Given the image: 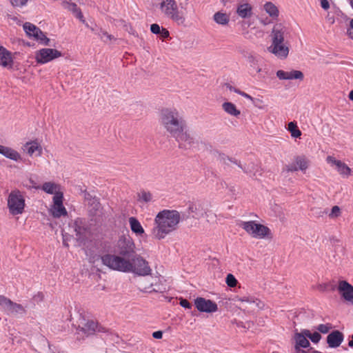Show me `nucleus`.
<instances>
[{"instance_id": "1", "label": "nucleus", "mask_w": 353, "mask_h": 353, "mask_svg": "<svg viewBox=\"0 0 353 353\" xmlns=\"http://www.w3.org/2000/svg\"><path fill=\"white\" fill-rule=\"evenodd\" d=\"M160 122L170 137L175 139L181 149H191L196 143L195 139L186 130V122L176 110L163 109Z\"/></svg>"}, {"instance_id": "2", "label": "nucleus", "mask_w": 353, "mask_h": 353, "mask_svg": "<svg viewBox=\"0 0 353 353\" xmlns=\"http://www.w3.org/2000/svg\"><path fill=\"white\" fill-rule=\"evenodd\" d=\"M188 216L182 214L176 210H163L159 212L154 219L155 226L152 234L157 239H164L166 235L175 231L181 220H186Z\"/></svg>"}, {"instance_id": "3", "label": "nucleus", "mask_w": 353, "mask_h": 353, "mask_svg": "<svg viewBox=\"0 0 353 353\" xmlns=\"http://www.w3.org/2000/svg\"><path fill=\"white\" fill-rule=\"evenodd\" d=\"M114 254H106L101 256V261L103 265L108 266L110 269L119 270L120 268H117L114 265V258H120L125 261H130L137 254L135 251V245L133 240L130 236H121L114 250Z\"/></svg>"}, {"instance_id": "4", "label": "nucleus", "mask_w": 353, "mask_h": 353, "mask_svg": "<svg viewBox=\"0 0 353 353\" xmlns=\"http://www.w3.org/2000/svg\"><path fill=\"white\" fill-rule=\"evenodd\" d=\"M114 265L120 268L119 271L129 272H132L139 276H148L151 274L152 270L148 262L139 254H136L130 261H125L120 258H114Z\"/></svg>"}, {"instance_id": "5", "label": "nucleus", "mask_w": 353, "mask_h": 353, "mask_svg": "<svg viewBox=\"0 0 353 353\" xmlns=\"http://www.w3.org/2000/svg\"><path fill=\"white\" fill-rule=\"evenodd\" d=\"M80 194L83 197L85 205L87 207L88 214L92 219L99 215L102 212L103 207L100 199L92 192L87 190V188L81 187L79 188Z\"/></svg>"}, {"instance_id": "6", "label": "nucleus", "mask_w": 353, "mask_h": 353, "mask_svg": "<svg viewBox=\"0 0 353 353\" xmlns=\"http://www.w3.org/2000/svg\"><path fill=\"white\" fill-rule=\"evenodd\" d=\"M25 206V198L21 192L18 189L12 190L8 197L9 212L12 215L21 214Z\"/></svg>"}, {"instance_id": "7", "label": "nucleus", "mask_w": 353, "mask_h": 353, "mask_svg": "<svg viewBox=\"0 0 353 353\" xmlns=\"http://www.w3.org/2000/svg\"><path fill=\"white\" fill-rule=\"evenodd\" d=\"M0 305L8 314L17 318L23 316L27 312L21 304L15 303L3 295H0Z\"/></svg>"}, {"instance_id": "8", "label": "nucleus", "mask_w": 353, "mask_h": 353, "mask_svg": "<svg viewBox=\"0 0 353 353\" xmlns=\"http://www.w3.org/2000/svg\"><path fill=\"white\" fill-rule=\"evenodd\" d=\"M307 336L303 334V330L301 332L295 331L292 339L294 341V353H310L312 347L307 350L301 348H307L310 345V341L307 340Z\"/></svg>"}, {"instance_id": "9", "label": "nucleus", "mask_w": 353, "mask_h": 353, "mask_svg": "<svg viewBox=\"0 0 353 353\" xmlns=\"http://www.w3.org/2000/svg\"><path fill=\"white\" fill-rule=\"evenodd\" d=\"M61 56V52L56 49L42 48L36 52L35 59L38 63L44 64Z\"/></svg>"}, {"instance_id": "10", "label": "nucleus", "mask_w": 353, "mask_h": 353, "mask_svg": "<svg viewBox=\"0 0 353 353\" xmlns=\"http://www.w3.org/2000/svg\"><path fill=\"white\" fill-rule=\"evenodd\" d=\"M163 13L169 19L175 22L177 25H184L185 17L182 11H179L177 3L167 6L162 10Z\"/></svg>"}, {"instance_id": "11", "label": "nucleus", "mask_w": 353, "mask_h": 353, "mask_svg": "<svg viewBox=\"0 0 353 353\" xmlns=\"http://www.w3.org/2000/svg\"><path fill=\"white\" fill-rule=\"evenodd\" d=\"M196 309L201 312L211 313L218 310L217 304L210 299L198 297L194 300Z\"/></svg>"}, {"instance_id": "12", "label": "nucleus", "mask_w": 353, "mask_h": 353, "mask_svg": "<svg viewBox=\"0 0 353 353\" xmlns=\"http://www.w3.org/2000/svg\"><path fill=\"white\" fill-rule=\"evenodd\" d=\"M287 33V28L282 23H276L274 26L270 37L272 44H282L285 42V34Z\"/></svg>"}, {"instance_id": "13", "label": "nucleus", "mask_w": 353, "mask_h": 353, "mask_svg": "<svg viewBox=\"0 0 353 353\" xmlns=\"http://www.w3.org/2000/svg\"><path fill=\"white\" fill-rule=\"evenodd\" d=\"M97 322L94 321L93 320H88L85 323H82V325H79V327L77 329V334L79 336H89L94 334L97 332Z\"/></svg>"}, {"instance_id": "14", "label": "nucleus", "mask_w": 353, "mask_h": 353, "mask_svg": "<svg viewBox=\"0 0 353 353\" xmlns=\"http://www.w3.org/2000/svg\"><path fill=\"white\" fill-rule=\"evenodd\" d=\"M337 290L343 299L353 305V285L346 281H340Z\"/></svg>"}, {"instance_id": "15", "label": "nucleus", "mask_w": 353, "mask_h": 353, "mask_svg": "<svg viewBox=\"0 0 353 353\" xmlns=\"http://www.w3.org/2000/svg\"><path fill=\"white\" fill-rule=\"evenodd\" d=\"M268 50L281 59H285L289 54L287 41L282 44H272L268 48Z\"/></svg>"}, {"instance_id": "16", "label": "nucleus", "mask_w": 353, "mask_h": 353, "mask_svg": "<svg viewBox=\"0 0 353 353\" xmlns=\"http://www.w3.org/2000/svg\"><path fill=\"white\" fill-rule=\"evenodd\" d=\"M344 339L343 334L339 330H334L327 336V343L331 348H336L339 347Z\"/></svg>"}, {"instance_id": "17", "label": "nucleus", "mask_w": 353, "mask_h": 353, "mask_svg": "<svg viewBox=\"0 0 353 353\" xmlns=\"http://www.w3.org/2000/svg\"><path fill=\"white\" fill-rule=\"evenodd\" d=\"M276 76L279 79L283 80L299 79L302 81L304 78L303 73L301 71L295 70L290 72L280 70L276 72Z\"/></svg>"}, {"instance_id": "18", "label": "nucleus", "mask_w": 353, "mask_h": 353, "mask_svg": "<svg viewBox=\"0 0 353 353\" xmlns=\"http://www.w3.org/2000/svg\"><path fill=\"white\" fill-rule=\"evenodd\" d=\"M327 163L336 165L337 171L340 174L344 176H349L351 172V169L343 162L340 160H336L332 156H328L326 159Z\"/></svg>"}, {"instance_id": "19", "label": "nucleus", "mask_w": 353, "mask_h": 353, "mask_svg": "<svg viewBox=\"0 0 353 353\" xmlns=\"http://www.w3.org/2000/svg\"><path fill=\"white\" fill-rule=\"evenodd\" d=\"M188 213L192 214V216L194 219H199L203 215V206L201 201H192L188 204Z\"/></svg>"}, {"instance_id": "20", "label": "nucleus", "mask_w": 353, "mask_h": 353, "mask_svg": "<svg viewBox=\"0 0 353 353\" xmlns=\"http://www.w3.org/2000/svg\"><path fill=\"white\" fill-rule=\"evenodd\" d=\"M244 54V57L247 59V61L249 64V71L252 75L254 73H259L261 71V68L259 65V59L256 57H254L251 53H247Z\"/></svg>"}, {"instance_id": "21", "label": "nucleus", "mask_w": 353, "mask_h": 353, "mask_svg": "<svg viewBox=\"0 0 353 353\" xmlns=\"http://www.w3.org/2000/svg\"><path fill=\"white\" fill-rule=\"evenodd\" d=\"M74 231L76 232L77 239L83 242L86 239V233H87V227L83 225V222L81 219H78L74 221Z\"/></svg>"}, {"instance_id": "22", "label": "nucleus", "mask_w": 353, "mask_h": 353, "mask_svg": "<svg viewBox=\"0 0 353 353\" xmlns=\"http://www.w3.org/2000/svg\"><path fill=\"white\" fill-rule=\"evenodd\" d=\"M0 154L15 161H21L22 159L21 154L17 150L3 145H0Z\"/></svg>"}, {"instance_id": "23", "label": "nucleus", "mask_w": 353, "mask_h": 353, "mask_svg": "<svg viewBox=\"0 0 353 353\" xmlns=\"http://www.w3.org/2000/svg\"><path fill=\"white\" fill-rule=\"evenodd\" d=\"M254 228V232L252 236L260 239H263L265 237L272 239L270 230L267 226L257 223Z\"/></svg>"}, {"instance_id": "24", "label": "nucleus", "mask_w": 353, "mask_h": 353, "mask_svg": "<svg viewBox=\"0 0 353 353\" xmlns=\"http://www.w3.org/2000/svg\"><path fill=\"white\" fill-rule=\"evenodd\" d=\"M12 62L11 52L7 50L4 47L0 46V65L5 68H11Z\"/></svg>"}, {"instance_id": "25", "label": "nucleus", "mask_w": 353, "mask_h": 353, "mask_svg": "<svg viewBox=\"0 0 353 353\" xmlns=\"http://www.w3.org/2000/svg\"><path fill=\"white\" fill-rule=\"evenodd\" d=\"M24 147L27 150V153L30 156H32L35 152H38L37 156H41L42 154V147L37 140L27 142Z\"/></svg>"}, {"instance_id": "26", "label": "nucleus", "mask_w": 353, "mask_h": 353, "mask_svg": "<svg viewBox=\"0 0 353 353\" xmlns=\"http://www.w3.org/2000/svg\"><path fill=\"white\" fill-rule=\"evenodd\" d=\"M252 6L249 3H246L241 4L237 7L236 13L239 17L245 19L251 17L252 14Z\"/></svg>"}, {"instance_id": "27", "label": "nucleus", "mask_w": 353, "mask_h": 353, "mask_svg": "<svg viewBox=\"0 0 353 353\" xmlns=\"http://www.w3.org/2000/svg\"><path fill=\"white\" fill-rule=\"evenodd\" d=\"M129 223L131 230L137 235H141L144 233V230L138 219L135 217H130Z\"/></svg>"}, {"instance_id": "28", "label": "nucleus", "mask_w": 353, "mask_h": 353, "mask_svg": "<svg viewBox=\"0 0 353 353\" xmlns=\"http://www.w3.org/2000/svg\"><path fill=\"white\" fill-rule=\"evenodd\" d=\"M213 19L219 25L225 26L230 21V17L228 14L219 11L214 14Z\"/></svg>"}, {"instance_id": "29", "label": "nucleus", "mask_w": 353, "mask_h": 353, "mask_svg": "<svg viewBox=\"0 0 353 353\" xmlns=\"http://www.w3.org/2000/svg\"><path fill=\"white\" fill-rule=\"evenodd\" d=\"M222 108L225 112L230 115L238 117L241 114V112L236 109V105L231 102L223 103Z\"/></svg>"}, {"instance_id": "30", "label": "nucleus", "mask_w": 353, "mask_h": 353, "mask_svg": "<svg viewBox=\"0 0 353 353\" xmlns=\"http://www.w3.org/2000/svg\"><path fill=\"white\" fill-rule=\"evenodd\" d=\"M41 189L48 194H55L60 190V185L52 182H46L41 186Z\"/></svg>"}, {"instance_id": "31", "label": "nucleus", "mask_w": 353, "mask_h": 353, "mask_svg": "<svg viewBox=\"0 0 353 353\" xmlns=\"http://www.w3.org/2000/svg\"><path fill=\"white\" fill-rule=\"evenodd\" d=\"M264 9L268 14L272 17H277L279 14V9L272 2H267L264 5Z\"/></svg>"}, {"instance_id": "32", "label": "nucleus", "mask_w": 353, "mask_h": 353, "mask_svg": "<svg viewBox=\"0 0 353 353\" xmlns=\"http://www.w3.org/2000/svg\"><path fill=\"white\" fill-rule=\"evenodd\" d=\"M23 30L29 37H32V34H35V32L41 33V29L37 27L35 25L30 23L26 22L23 26Z\"/></svg>"}, {"instance_id": "33", "label": "nucleus", "mask_w": 353, "mask_h": 353, "mask_svg": "<svg viewBox=\"0 0 353 353\" xmlns=\"http://www.w3.org/2000/svg\"><path fill=\"white\" fill-rule=\"evenodd\" d=\"M68 4V9L71 11L77 19L84 22L83 15L78 7V6L75 3H66Z\"/></svg>"}, {"instance_id": "34", "label": "nucleus", "mask_w": 353, "mask_h": 353, "mask_svg": "<svg viewBox=\"0 0 353 353\" xmlns=\"http://www.w3.org/2000/svg\"><path fill=\"white\" fill-rule=\"evenodd\" d=\"M296 165L301 171H305L308 168V161L304 156H296L294 158Z\"/></svg>"}, {"instance_id": "35", "label": "nucleus", "mask_w": 353, "mask_h": 353, "mask_svg": "<svg viewBox=\"0 0 353 353\" xmlns=\"http://www.w3.org/2000/svg\"><path fill=\"white\" fill-rule=\"evenodd\" d=\"M288 130L294 138H300L302 134L301 131L298 128L296 123L294 121H291L288 123Z\"/></svg>"}, {"instance_id": "36", "label": "nucleus", "mask_w": 353, "mask_h": 353, "mask_svg": "<svg viewBox=\"0 0 353 353\" xmlns=\"http://www.w3.org/2000/svg\"><path fill=\"white\" fill-rule=\"evenodd\" d=\"M52 213L54 217L59 218L61 216L67 215V210L63 205H54Z\"/></svg>"}, {"instance_id": "37", "label": "nucleus", "mask_w": 353, "mask_h": 353, "mask_svg": "<svg viewBox=\"0 0 353 353\" xmlns=\"http://www.w3.org/2000/svg\"><path fill=\"white\" fill-rule=\"evenodd\" d=\"M256 223L254 221L242 222L241 226L251 236L254 233Z\"/></svg>"}, {"instance_id": "38", "label": "nucleus", "mask_w": 353, "mask_h": 353, "mask_svg": "<svg viewBox=\"0 0 353 353\" xmlns=\"http://www.w3.org/2000/svg\"><path fill=\"white\" fill-rule=\"evenodd\" d=\"M303 334L305 336H307V338L312 341V342H313L314 343H319L321 339V335L320 334L319 332H317L311 333V332L309 330L304 329Z\"/></svg>"}, {"instance_id": "39", "label": "nucleus", "mask_w": 353, "mask_h": 353, "mask_svg": "<svg viewBox=\"0 0 353 353\" xmlns=\"http://www.w3.org/2000/svg\"><path fill=\"white\" fill-rule=\"evenodd\" d=\"M139 199L142 200L145 203H148L151 201L152 199V195L150 192H146L145 190L141 191V192L138 194Z\"/></svg>"}, {"instance_id": "40", "label": "nucleus", "mask_w": 353, "mask_h": 353, "mask_svg": "<svg viewBox=\"0 0 353 353\" xmlns=\"http://www.w3.org/2000/svg\"><path fill=\"white\" fill-rule=\"evenodd\" d=\"M53 203L54 205H63V194L59 190L54 194Z\"/></svg>"}, {"instance_id": "41", "label": "nucleus", "mask_w": 353, "mask_h": 353, "mask_svg": "<svg viewBox=\"0 0 353 353\" xmlns=\"http://www.w3.org/2000/svg\"><path fill=\"white\" fill-rule=\"evenodd\" d=\"M316 328L319 332L327 334L332 328V325L330 323L320 324Z\"/></svg>"}, {"instance_id": "42", "label": "nucleus", "mask_w": 353, "mask_h": 353, "mask_svg": "<svg viewBox=\"0 0 353 353\" xmlns=\"http://www.w3.org/2000/svg\"><path fill=\"white\" fill-rule=\"evenodd\" d=\"M29 0H9L12 6L14 8L26 6Z\"/></svg>"}, {"instance_id": "43", "label": "nucleus", "mask_w": 353, "mask_h": 353, "mask_svg": "<svg viewBox=\"0 0 353 353\" xmlns=\"http://www.w3.org/2000/svg\"><path fill=\"white\" fill-rule=\"evenodd\" d=\"M227 285L230 288H234L236 285L238 281L234 276L232 274H228L225 279Z\"/></svg>"}, {"instance_id": "44", "label": "nucleus", "mask_w": 353, "mask_h": 353, "mask_svg": "<svg viewBox=\"0 0 353 353\" xmlns=\"http://www.w3.org/2000/svg\"><path fill=\"white\" fill-rule=\"evenodd\" d=\"M176 2L175 0H161V2L160 3V9L163 10V9H165L167 6H170L175 4Z\"/></svg>"}, {"instance_id": "45", "label": "nucleus", "mask_w": 353, "mask_h": 353, "mask_svg": "<svg viewBox=\"0 0 353 353\" xmlns=\"http://www.w3.org/2000/svg\"><path fill=\"white\" fill-rule=\"evenodd\" d=\"M162 29V27H160V26L157 23H153L150 26V31L152 33L154 34H159L161 32V30Z\"/></svg>"}, {"instance_id": "46", "label": "nucleus", "mask_w": 353, "mask_h": 353, "mask_svg": "<svg viewBox=\"0 0 353 353\" xmlns=\"http://www.w3.org/2000/svg\"><path fill=\"white\" fill-rule=\"evenodd\" d=\"M330 286V285L328 283H321V284L317 285L316 288L319 291H320L321 292H324L329 290Z\"/></svg>"}, {"instance_id": "47", "label": "nucleus", "mask_w": 353, "mask_h": 353, "mask_svg": "<svg viewBox=\"0 0 353 353\" xmlns=\"http://www.w3.org/2000/svg\"><path fill=\"white\" fill-rule=\"evenodd\" d=\"M340 210H341L340 208L337 205L332 207L331 213L330 214V216H334V217L339 216L340 214Z\"/></svg>"}, {"instance_id": "48", "label": "nucleus", "mask_w": 353, "mask_h": 353, "mask_svg": "<svg viewBox=\"0 0 353 353\" xmlns=\"http://www.w3.org/2000/svg\"><path fill=\"white\" fill-rule=\"evenodd\" d=\"M227 159L229 160L230 162L237 165L240 168H241L243 170V172L245 173H248V172L245 168H243L242 167V165H241L240 161H237L236 159H235L234 158L230 157H227Z\"/></svg>"}, {"instance_id": "49", "label": "nucleus", "mask_w": 353, "mask_h": 353, "mask_svg": "<svg viewBox=\"0 0 353 353\" xmlns=\"http://www.w3.org/2000/svg\"><path fill=\"white\" fill-rule=\"evenodd\" d=\"M179 303L184 308L190 309L192 307V304L187 299H181Z\"/></svg>"}, {"instance_id": "50", "label": "nucleus", "mask_w": 353, "mask_h": 353, "mask_svg": "<svg viewBox=\"0 0 353 353\" xmlns=\"http://www.w3.org/2000/svg\"><path fill=\"white\" fill-rule=\"evenodd\" d=\"M41 33L35 32V34H32V37H34L37 41H42L43 38L46 37L44 32L41 30Z\"/></svg>"}, {"instance_id": "51", "label": "nucleus", "mask_w": 353, "mask_h": 353, "mask_svg": "<svg viewBox=\"0 0 353 353\" xmlns=\"http://www.w3.org/2000/svg\"><path fill=\"white\" fill-rule=\"evenodd\" d=\"M159 35H160L162 39H168L170 37V32L167 29L162 28Z\"/></svg>"}, {"instance_id": "52", "label": "nucleus", "mask_w": 353, "mask_h": 353, "mask_svg": "<svg viewBox=\"0 0 353 353\" xmlns=\"http://www.w3.org/2000/svg\"><path fill=\"white\" fill-rule=\"evenodd\" d=\"M285 170L287 171V172H296L299 170V168H297V166L295 165V164H292V165H285Z\"/></svg>"}, {"instance_id": "53", "label": "nucleus", "mask_w": 353, "mask_h": 353, "mask_svg": "<svg viewBox=\"0 0 353 353\" xmlns=\"http://www.w3.org/2000/svg\"><path fill=\"white\" fill-rule=\"evenodd\" d=\"M347 34L350 38L353 39V19L350 21V27L347 28Z\"/></svg>"}, {"instance_id": "54", "label": "nucleus", "mask_w": 353, "mask_h": 353, "mask_svg": "<svg viewBox=\"0 0 353 353\" xmlns=\"http://www.w3.org/2000/svg\"><path fill=\"white\" fill-rule=\"evenodd\" d=\"M320 3L323 9L326 10L330 8V3L327 0H320Z\"/></svg>"}, {"instance_id": "55", "label": "nucleus", "mask_w": 353, "mask_h": 353, "mask_svg": "<svg viewBox=\"0 0 353 353\" xmlns=\"http://www.w3.org/2000/svg\"><path fill=\"white\" fill-rule=\"evenodd\" d=\"M152 336L156 339H161L163 336V332L162 331H156L152 333Z\"/></svg>"}, {"instance_id": "56", "label": "nucleus", "mask_w": 353, "mask_h": 353, "mask_svg": "<svg viewBox=\"0 0 353 353\" xmlns=\"http://www.w3.org/2000/svg\"><path fill=\"white\" fill-rule=\"evenodd\" d=\"M236 300L237 301H241V302H250V303H255L254 301H252L249 297H246V296H244V297H236Z\"/></svg>"}, {"instance_id": "57", "label": "nucleus", "mask_w": 353, "mask_h": 353, "mask_svg": "<svg viewBox=\"0 0 353 353\" xmlns=\"http://www.w3.org/2000/svg\"><path fill=\"white\" fill-rule=\"evenodd\" d=\"M41 43H43L44 46H50V40L49 38H48L46 36L43 38V41H40Z\"/></svg>"}, {"instance_id": "58", "label": "nucleus", "mask_w": 353, "mask_h": 353, "mask_svg": "<svg viewBox=\"0 0 353 353\" xmlns=\"http://www.w3.org/2000/svg\"><path fill=\"white\" fill-rule=\"evenodd\" d=\"M107 332V330L105 327L101 326V325H99L98 323H97V332Z\"/></svg>"}, {"instance_id": "59", "label": "nucleus", "mask_w": 353, "mask_h": 353, "mask_svg": "<svg viewBox=\"0 0 353 353\" xmlns=\"http://www.w3.org/2000/svg\"><path fill=\"white\" fill-rule=\"evenodd\" d=\"M126 30L128 31L130 34H132V35L136 37L138 36L137 32L131 26L130 27L129 30L128 28Z\"/></svg>"}, {"instance_id": "60", "label": "nucleus", "mask_w": 353, "mask_h": 353, "mask_svg": "<svg viewBox=\"0 0 353 353\" xmlns=\"http://www.w3.org/2000/svg\"><path fill=\"white\" fill-rule=\"evenodd\" d=\"M241 96L246 98V99H248L251 101H253L254 99L252 97H251L250 95H249L248 94L245 93V92H243V93H241Z\"/></svg>"}, {"instance_id": "61", "label": "nucleus", "mask_w": 353, "mask_h": 353, "mask_svg": "<svg viewBox=\"0 0 353 353\" xmlns=\"http://www.w3.org/2000/svg\"><path fill=\"white\" fill-rule=\"evenodd\" d=\"M219 157H220L221 159V160H223L224 163H225V160L227 159V157H228V156H226V155H225V154H223V153H220V154H219Z\"/></svg>"}, {"instance_id": "62", "label": "nucleus", "mask_w": 353, "mask_h": 353, "mask_svg": "<svg viewBox=\"0 0 353 353\" xmlns=\"http://www.w3.org/2000/svg\"><path fill=\"white\" fill-rule=\"evenodd\" d=\"M103 34V35L106 36V37H107L108 39H110V40H111L112 39H113V36H112V35H111V34H108V32H104Z\"/></svg>"}, {"instance_id": "63", "label": "nucleus", "mask_w": 353, "mask_h": 353, "mask_svg": "<svg viewBox=\"0 0 353 353\" xmlns=\"http://www.w3.org/2000/svg\"><path fill=\"white\" fill-rule=\"evenodd\" d=\"M226 87L230 90V91H233L234 92V89H235L236 88L232 86L231 85H230L229 83H226L225 84Z\"/></svg>"}, {"instance_id": "64", "label": "nucleus", "mask_w": 353, "mask_h": 353, "mask_svg": "<svg viewBox=\"0 0 353 353\" xmlns=\"http://www.w3.org/2000/svg\"><path fill=\"white\" fill-rule=\"evenodd\" d=\"M348 97L350 100L353 101V90L350 92Z\"/></svg>"}]
</instances>
